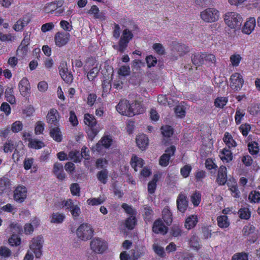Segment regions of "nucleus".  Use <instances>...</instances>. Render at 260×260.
<instances>
[{
    "instance_id": "obj_1",
    "label": "nucleus",
    "mask_w": 260,
    "mask_h": 260,
    "mask_svg": "<svg viewBox=\"0 0 260 260\" xmlns=\"http://www.w3.org/2000/svg\"><path fill=\"white\" fill-rule=\"evenodd\" d=\"M56 206L70 211L74 218H77L81 213L80 204L74 202L72 199L61 200L56 204Z\"/></svg>"
},
{
    "instance_id": "obj_2",
    "label": "nucleus",
    "mask_w": 260,
    "mask_h": 260,
    "mask_svg": "<svg viewBox=\"0 0 260 260\" xmlns=\"http://www.w3.org/2000/svg\"><path fill=\"white\" fill-rule=\"evenodd\" d=\"M243 18L241 14L237 12H228L224 16V21L230 28H240Z\"/></svg>"
},
{
    "instance_id": "obj_3",
    "label": "nucleus",
    "mask_w": 260,
    "mask_h": 260,
    "mask_svg": "<svg viewBox=\"0 0 260 260\" xmlns=\"http://www.w3.org/2000/svg\"><path fill=\"white\" fill-rule=\"evenodd\" d=\"M44 242V239L41 235L34 237L29 242V249L36 258H40L42 255Z\"/></svg>"
},
{
    "instance_id": "obj_4",
    "label": "nucleus",
    "mask_w": 260,
    "mask_h": 260,
    "mask_svg": "<svg viewBox=\"0 0 260 260\" xmlns=\"http://www.w3.org/2000/svg\"><path fill=\"white\" fill-rule=\"evenodd\" d=\"M220 11L214 7H209L202 10L200 13V17L204 22H214L219 19Z\"/></svg>"
},
{
    "instance_id": "obj_5",
    "label": "nucleus",
    "mask_w": 260,
    "mask_h": 260,
    "mask_svg": "<svg viewBox=\"0 0 260 260\" xmlns=\"http://www.w3.org/2000/svg\"><path fill=\"white\" fill-rule=\"evenodd\" d=\"M134 35L132 31L129 30L128 28H125L123 30L122 36L118 42L117 45H113L114 48L118 50L120 52H123L126 50L128 44L132 39Z\"/></svg>"
},
{
    "instance_id": "obj_6",
    "label": "nucleus",
    "mask_w": 260,
    "mask_h": 260,
    "mask_svg": "<svg viewBox=\"0 0 260 260\" xmlns=\"http://www.w3.org/2000/svg\"><path fill=\"white\" fill-rule=\"evenodd\" d=\"M94 230L88 223H82L77 229L76 235L82 241H87L93 237Z\"/></svg>"
},
{
    "instance_id": "obj_7",
    "label": "nucleus",
    "mask_w": 260,
    "mask_h": 260,
    "mask_svg": "<svg viewBox=\"0 0 260 260\" xmlns=\"http://www.w3.org/2000/svg\"><path fill=\"white\" fill-rule=\"evenodd\" d=\"M90 249L96 253H103L108 248V244L104 239L94 238L90 241Z\"/></svg>"
},
{
    "instance_id": "obj_8",
    "label": "nucleus",
    "mask_w": 260,
    "mask_h": 260,
    "mask_svg": "<svg viewBox=\"0 0 260 260\" xmlns=\"http://www.w3.org/2000/svg\"><path fill=\"white\" fill-rule=\"evenodd\" d=\"M230 81L231 88L237 91L240 90L244 82L242 75L238 72L232 74L230 78Z\"/></svg>"
},
{
    "instance_id": "obj_9",
    "label": "nucleus",
    "mask_w": 260,
    "mask_h": 260,
    "mask_svg": "<svg viewBox=\"0 0 260 260\" xmlns=\"http://www.w3.org/2000/svg\"><path fill=\"white\" fill-rule=\"evenodd\" d=\"M20 94L23 97H28L31 93V85L27 77H23L18 83Z\"/></svg>"
},
{
    "instance_id": "obj_10",
    "label": "nucleus",
    "mask_w": 260,
    "mask_h": 260,
    "mask_svg": "<svg viewBox=\"0 0 260 260\" xmlns=\"http://www.w3.org/2000/svg\"><path fill=\"white\" fill-rule=\"evenodd\" d=\"M27 188L24 185H18L14 191V199L18 203H22L27 198Z\"/></svg>"
},
{
    "instance_id": "obj_11",
    "label": "nucleus",
    "mask_w": 260,
    "mask_h": 260,
    "mask_svg": "<svg viewBox=\"0 0 260 260\" xmlns=\"http://www.w3.org/2000/svg\"><path fill=\"white\" fill-rule=\"evenodd\" d=\"M176 150L175 146H171L165 150V153L161 155L159 158V165L161 166H167L169 165L170 158L174 155Z\"/></svg>"
},
{
    "instance_id": "obj_12",
    "label": "nucleus",
    "mask_w": 260,
    "mask_h": 260,
    "mask_svg": "<svg viewBox=\"0 0 260 260\" xmlns=\"http://www.w3.org/2000/svg\"><path fill=\"white\" fill-rule=\"evenodd\" d=\"M112 141L111 136H110V135H104V136L102 138L100 141L96 143V145L93 147L92 149L93 151L100 152L103 146L106 148L110 147L112 143Z\"/></svg>"
},
{
    "instance_id": "obj_13",
    "label": "nucleus",
    "mask_w": 260,
    "mask_h": 260,
    "mask_svg": "<svg viewBox=\"0 0 260 260\" xmlns=\"http://www.w3.org/2000/svg\"><path fill=\"white\" fill-rule=\"evenodd\" d=\"M70 39L69 32H57L54 36V41L56 45L60 46H65Z\"/></svg>"
},
{
    "instance_id": "obj_14",
    "label": "nucleus",
    "mask_w": 260,
    "mask_h": 260,
    "mask_svg": "<svg viewBox=\"0 0 260 260\" xmlns=\"http://www.w3.org/2000/svg\"><path fill=\"white\" fill-rule=\"evenodd\" d=\"M178 210L181 213H184L188 206V201L186 194L181 192L179 194L176 200Z\"/></svg>"
},
{
    "instance_id": "obj_15",
    "label": "nucleus",
    "mask_w": 260,
    "mask_h": 260,
    "mask_svg": "<svg viewBox=\"0 0 260 260\" xmlns=\"http://www.w3.org/2000/svg\"><path fill=\"white\" fill-rule=\"evenodd\" d=\"M12 191V185L8 177L0 178V194L9 195Z\"/></svg>"
},
{
    "instance_id": "obj_16",
    "label": "nucleus",
    "mask_w": 260,
    "mask_h": 260,
    "mask_svg": "<svg viewBox=\"0 0 260 260\" xmlns=\"http://www.w3.org/2000/svg\"><path fill=\"white\" fill-rule=\"evenodd\" d=\"M121 114L130 117L131 104L127 100H121L116 107Z\"/></svg>"
},
{
    "instance_id": "obj_17",
    "label": "nucleus",
    "mask_w": 260,
    "mask_h": 260,
    "mask_svg": "<svg viewBox=\"0 0 260 260\" xmlns=\"http://www.w3.org/2000/svg\"><path fill=\"white\" fill-rule=\"evenodd\" d=\"M255 25L256 19L254 17H250L246 20L242 27V32L249 35L254 30Z\"/></svg>"
},
{
    "instance_id": "obj_18",
    "label": "nucleus",
    "mask_w": 260,
    "mask_h": 260,
    "mask_svg": "<svg viewBox=\"0 0 260 260\" xmlns=\"http://www.w3.org/2000/svg\"><path fill=\"white\" fill-rule=\"evenodd\" d=\"M60 76L67 83H71L73 80V75L69 71L66 63H61L59 67Z\"/></svg>"
},
{
    "instance_id": "obj_19",
    "label": "nucleus",
    "mask_w": 260,
    "mask_h": 260,
    "mask_svg": "<svg viewBox=\"0 0 260 260\" xmlns=\"http://www.w3.org/2000/svg\"><path fill=\"white\" fill-rule=\"evenodd\" d=\"M145 108L142 104L139 101H135L133 103L130 104V117L136 114L144 113Z\"/></svg>"
},
{
    "instance_id": "obj_20",
    "label": "nucleus",
    "mask_w": 260,
    "mask_h": 260,
    "mask_svg": "<svg viewBox=\"0 0 260 260\" xmlns=\"http://www.w3.org/2000/svg\"><path fill=\"white\" fill-rule=\"evenodd\" d=\"M30 21V18L29 15H25L20 19H18V21L14 24L13 28L15 31H22L27 24L29 23Z\"/></svg>"
},
{
    "instance_id": "obj_21",
    "label": "nucleus",
    "mask_w": 260,
    "mask_h": 260,
    "mask_svg": "<svg viewBox=\"0 0 260 260\" xmlns=\"http://www.w3.org/2000/svg\"><path fill=\"white\" fill-rule=\"evenodd\" d=\"M199 221V217L197 214H191L185 219L184 226L186 229H192L196 226Z\"/></svg>"
},
{
    "instance_id": "obj_22",
    "label": "nucleus",
    "mask_w": 260,
    "mask_h": 260,
    "mask_svg": "<svg viewBox=\"0 0 260 260\" xmlns=\"http://www.w3.org/2000/svg\"><path fill=\"white\" fill-rule=\"evenodd\" d=\"M53 172L57 178L61 180L65 179L66 174L63 170V166L60 162H55L53 166Z\"/></svg>"
},
{
    "instance_id": "obj_23",
    "label": "nucleus",
    "mask_w": 260,
    "mask_h": 260,
    "mask_svg": "<svg viewBox=\"0 0 260 260\" xmlns=\"http://www.w3.org/2000/svg\"><path fill=\"white\" fill-rule=\"evenodd\" d=\"M59 119V114L55 109H51L47 114V120L49 123L57 125Z\"/></svg>"
},
{
    "instance_id": "obj_24",
    "label": "nucleus",
    "mask_w": 260,
    "mask_h": 260,
    "mask_svg": "<svg viewBox=\"0 0 260 260\" xmlns=\"http://www.w3.org/2000/svg\"><path fill=\"white\" fill-rule=\"evenodd\" d=\"M227 181V168L224 166L220 167L217 176V182L219 184H224Z\"/></svg>"
},
{
    "instance_id": "obj_25",
    "label": "nucleus",
    "mask_w": 260,
    "mask_h": 260,
    "mask_svg": "<svg viewBox=\"0 0 260 260\" xmlns=\"http://www.w3.org/2000/svg\"><path fill=\"white\" fill-rule=\"evenodd\" d=\"M153 232L155 233H161V234H166L168 231V228L165 225L161 219H157L154 221L152 228Z\"/></svg>"
},
{
    "instance_id": "obj_26",
    "label": "nucleus",
    "mask_w": 260,
    "mask_h": 260,
    "mask_svg": "<svg viewBox=\"0 0 260 260\" xmlns=\"http://www.w3.org/2000/svg\"><path fill=\"white\" fill-rule=\"evenodd\" d=\"M136 143L141 150H145L148 146V138L145 134H139L136 137Z\"/></svg>"
},
{
    "instance_id": "obj_27",
    "label": "nucleus",
    "mask_w": 260,
    "mask_h": 260,
    "mask_svg": "<svg viewBox=\"0 0 260 260\" xmlns=\"http://www.w3.org/2000/svg\"><path fill=\"white\" fill-rule=\"evenodd\" d=\"M63 4V1H56L50 2L46 4L44 7V10L46 13H52L54 10H56L58 8L61 7Z\"/></svg>"
},
{
    "instance_id": "obj_28",
    "label": "nucleus",
    "mask_w": 260,
    "mask_h": 260,
    "mask_svg": "<svg viewBox=\"0 0 260 260\" xmlns=\"http://www.w3.org/2000/svg\"><path fill=\"white\" fill-rule=\"evenodd\" d=\"M220 158L223 161L229 162L233 159V153L231 150L225 147L221 150L219 153Z\"/></svg>"
},
{
    "instance_id": "obj_29",
    "label": "nucleus",
    "mask_w": 260,
    "mask_h": 260,
    "mask_svg": "<svg viewBox=\"0 0 260 260\" xmlns=\"http://www.w3.org/2000/svg\"><path fill=\"white\" fill-rule=\"evenodd\" d=\"M65 217V214L62 213H52L50 216V221L52 223H62Z\"/></svg>"
},
{
    "instance_id": "obj_30",
    "label": "nucleus",
    "mask_w": 260,
    "mask_h": 260,
    "mask_svg": "<svg viewBox=\"0 0 260 260\" xmlns=\"http://www.w3.org/2000/svg\"><path fill=\"white\" fill-rule=\"evenodd\" d=\"M89 14H93L94 18L104 20L106 19L105 14L104 12H100L96 6H92L91 8L88 11Z\"/></svg>"
},
{
    "instance_id": "obj_31",
    "label": "nucleus",
    "mask_w": 260,
    "mask_h": 260,
    "mask_svg": "<svg viewBox=\"0 0 260 260\" xmlns=\"http://www.w3.org/2000/svg\"><path fill=\"white\" fill-rule=\"evenodd\" d=\"M131 165L136 171L139 168H141L144 165V161L141 157L137 156H133L131 158Z\"/></svg>"
},
{
    "instance_id": "obj_32",
    "label": "nucleus",
    "mask_w": 260,
    "mask_h": 260,
    "mask_svg": "<svg viewBox=\"0 0 260 260\" xmlns=\"http://www.w3.org/2000/svg\"><path fill=\"white\" fill-rule=\"evenodd\" d=\"M106 197L104 194L99 196L97 198L88 199L86 202L89 205H99L106 201Z\"/></svg>"
},
{
    "instance_id": "obj_33",
    "label": "nucleus",
    "mask_w": 260,
    "mask_h": 260,
    "mask_svg": "<svg viewBox=\"0 0 260 260\" xmlns=\"http://www.w3.org/2000/svg\"><path fill=\"white\" fill-rule=\"evenodd\" d=\"M50 135L56 142H61L62 140V135L58 127L52 128L50 132Z\"/></svg>"
},
{
    "instance_id": "obj_34",
    "label": "nucleus",
    "mask_w": 260,
    "mask_h": 260,
    "mask_svg": "<svg viewBox=\"0 0 260 260\" xmlns=\"http://www.w3.org/2000/svg\"><path fill=\"white\" fill-rule=\"evenodd\" d=\"M6 100L11 104H16V98L14 95L13 88H7L5 91Z\"/></svg>"
},
{
    "instance_id": "obj_35",
    "label": "nucleus",
    "mask_w": 260,
    "mask_h": 260,
    "mask_svg": "<svg viewBox=\"0 0 260 260\" xmlns=\"http://www.w3.org/2000/svg\"><path fill=\"white\" fill-rule=\"evenodd\" d=\"M217 224L221 228H228L230 226V220L227 215H220L217 218Z\"/></svg>"
},
{
    "instance_id": "obj_36",
    "label": "nucleus",
    "mask_w": 260,
    "mask_h": 260,
    "mask_svg": "<svg viewBox=\"0 0 260 260\" xmlns=\"http://www.w3.org/2000/svg\"><path fill=\"white\" fill-rule=\"evenodd\" d=\"M223 141L225 145L229 148L235 147L237 145L236 142L235 141L231 134H229V133H225L223 137Z\"/></svg>"
},
{
    "instance_id": "obj_37",
    "label": "nucleus",
    "mask_w": 260,
    "mask_h": 260,
    "mask_svg": "<svg viewBox=\"0 0 260 260\" xmlns=\"http://www.w3.org/2000/svg\"><path fill=\"white\" fill-rule=\"evenodd\" d=\"M162 218L166 223L170 225L172 222V214L169 207H165L162 212Z\"/></svg>"
},
{
    "instance_id": "obj_38",
    "label": "nucleus",
    "mask_w": 260,
    "mask_h": 260,
    "mask_svg": "<svg viewBox=\"0 0 260 260\" xmlns=\"http://www.w3.org/2000/svg\"><path fill=\"white\" fill-rule=\"evenodd\" d=\"M174 49L178 52L179 55H183L189 51L188 46L185 44H176L174 45Z\"/></svg>"
},
{
    "instance_id": "obj_39",
    "label": "nucleus",
    "mask_w": 260,
    "mask_h": 260,
    "mask_svg": "<svg viewBox=\"0 0 260 260\" xmlns=\"http://www.w3.org/2000/svg\"><path fill=\"white\" fill-rule=\"evenodd\" d=\"M84 122L90 127L95 126L96 124V120L92 114H85L84 115Z\"/></svg>"
},
{
    "instance_id": "obj_40",
    "label": "nucleus",
    "mask_w": 260,
    "mask_h": 260,
    "mask_svg": "<svg viewBox=\"0 0 260 260\" xmlns=\"http://www.w3.org/2000/svg\"><path fill=\"white\" fill-rule=\"evenodd\" d=\"M192 63L196 66H200L201 63H204V53L198 52L192 55Z\"/></svg>"
},
{
    "instance_id": "obj_41",
    "label": "nucleus",
    "mask_w": 260,
    "mask_h": 260,
    "mask_svg": "<svg viewBox=\"0 0 260 260\" xmlns=\"http://www.w3.org/2000/svg\"><path fill=\"white\" fill-rule=\"evenodd\" d=\"M136 222V214H132L125 220L124 223L128 229H133Z\"/></svg>"
},
{
    "instance_id": "obj_42",
    "label": "nucleus",
    "mask_w": 260,
    "mask_h": 260,
    "mask_svg": "<svg viewBox=\"0 0 260 260\" xmlns=\"http://www.w3.org/2000/svg\"><path fill=\"white\" fill-rule=\"evenodd\" d=\"M68 159H72L74 162L81 161V153L77 150H72L68 154Z\"/></svg>"
},
{
    "instance_id": "obj_43",
    "label": "nucleus",
    "mask_w": 260,
    "mask_h": 260,
    "mask_svg": "<svg viewBox=\"0 0 260 260\" xmlns=\"http://www.w3.org/2000/svg\"><path fill=\"white\" fill-rule=\"evenodd\" d=\"M242 59V57L240 54H238V53H234L231 55L230 57V61L233 66H239L241 60Z\"/></svg>"
},
{
    "instance_id": "obj_44",
    "label": "nucleus",
    "mask_w": 260,
    "mask_h": 260,
    "mask_svg": "<svg viewBox=\"0 0 260 260\" xmlns=\"http://www.w3.org/2000/svg\"><path fill=\"white\" fill-rule=\"evenodd\" d=\"M158 180L157 175H154L152 180L148 183V192L153 193L156 187V182Z\"/></svg>"
},
{
    "instance_id": "obj_45",
    "label": "nucleus",
    "mask_w": 260,
    "mask_h": 260,
    "mask_svg": "<svg viewBox=\"0 0 260 260\" xmlns=\"http://www.w3.org/2000/svg\"><path fill=\"white\" fill-rule=\"evenodd\" d=\"M2 212H6V213H16L17 211V208L16 207L15 205H12V204H6L5 205H3L2 207Z\"/></svg>"
},
{
    "instance_id": "obj_46",
    "label": "nucleus",
    "mask_w": 260,
    "mask_h": 260,
    "mask_svg": "<svg viewBox=\"0 0 260 260\" xmlns=\"http://www.w3.org/2000/svg\"><path fill=\"white\" fill-rule=\"evenodd\" d=\"M23 128V124L22 122L20 120L15 121L14 123L11 124V132H12V133H19V132L22 130Z\"/></svg>"
},
{
    "instance_id": "obj_47",
    "label": "nucleus",
    "mask_w": 260,
    "mask_h": 260,
    "mask_svg": "<svg viewBox=\"0 0 260 260\" xmlns=\"http://www.w3.org/2000/svg\"><path fill=\"white\" fill-rule=\"evenodd\" d=\"M191 201L194 206H199L201 201V194L199 191H195L190 197Z\"/></svg>"
},
{
    "instance_id": "obj_48",
    "label": "nucleus",
    "mask_w": 260,
    "mask_h": 260,
    "mask_svg": "<svg viewBox=\"0 0 260 260\" xmlns=\"http://www.w3.org/2000/svg\"><path fill=\"white\" fill-rule=\"evenodd\" d=\"M248 150L252 155L257 154L259 150L258 143L256 142H251L248 144Z\"/></svg>"
},
{
    "instance_id": "obj_49",
    "label": "nucleus",
    "mask_w": 260,
    "mask_h": 260,
    "mask_svg": "<svg viewBox=\"0 0 260 260\" xmlns=\"http://www.w3.org/2000/svg\"><path fill=\"white\" fill-rule=\"evenodd\" d=\"M228 102L227 97H217L214 101V105L217 108H223Z\"/></svg>"
},
{
    "instance_id": "obj_50",
    "label": "nucleus",
    "mask_w": 260,
    "mask_h": 260,
    "mask_svg": "<svg viewBox=\"0 0 260 260\" xmlns=\"http://www.w3.org/2000/svg\"><path fill=\"white\" fill-rule=\"evenodd\" d=\"M108 176V172L107 170H102L100 172H98L97 174V178L102 183H106Z\"/></svg>"
},
{
    "instance_id": "obj_51",
    "label": "nucleus",
    "mask_w": 260,
    "mask_h": 260,
    "mask_svg": "<svg viewBox=\"0 0 260 260\" xmlns=\"http://www.w3.org/2000/svg\"><path fill=\"white\" fill-rule=\"evenodd\" d=\"M16 147V145L14 142L12 140H8L3 145V150L5 152H12L14 149Z\"/></svg>"
},
{
    "instance_id": "obj_52",
    "label": "nucleus",
    "mask_w": 260,
    "mask_h": 260,
    "mask_svg": "<svg viewBox=\"0 0 260 260\" xmlns=\"http://www.w3.org/2000/svg\"><path fill=\"white\" fill-rule=\"evenodd\" d=\"M45 146L44 143L37 139H31L29 144V147L34 148L35 149H40Z\"/></svg>"
},
{
    "instance_id": "obj_53",
    "label": "nucleus",
    "mask_w": 260,
    "mask_h": 260,
    "mask_svg": "<svg viewBox=\"0 0 260 260\" xmlns=\"http://www.w3.org/2000/svg\"><path fill=\"white\" fill-rule=\"evenodd\" d=\"M245 115V112L244 110H241V109H237L236 110V114L235 115V120L237 124L241 123Z\"/></svg>"
},
{
    "instance_id": "obj_54",
    "label": "nucleus",
    "mask_w": 260,
    "mask_h": 260,
    "mask_svg": "<svg viewBox=\"0 0 260 260\" xmlns=\"http://www.w3.org/2000/svg\"><path fill=\"white\" fill-rule=\"evenodd\" d=\"M152 48L154 51L157 53V54H158V55H164V54L166 53V50L164 46L161 44H159V43L153 44L152 45Z\"/></svg>"
},
{
    "instance_id": "obj_55",
    "label": "nucleus",
    "mask_w": 260,
    "mask_h": 260,
    "mask_svg": "<svg viewBox=\"0 0 260 260\" xmlns=\"http://www.w3.org/2000/svg\"><path fill=\"white\" fill-rule=\"evenodd\" d=\"M9 229L11 232H12L14 234L16 233H20L22 231V228L19 223L17 222H13L10 224Z\"/></svg>"
},
{
    "instance_id": "obj_56",
    "label": "nucleus",
    "mask_w": 260,
    "mask_h": 260,
    "mask_svg": "<svg viewBox=\"0 0 260 260\" xmlns=\"http://www.w3.org/2000/svg\"><path fill=\"white\" fill-rule=\"evenodd\" d=\"M9 242L12 246H19L21 243V238L17 234H13L9 239Z\"/></svg>"
},
{
    "instance_id": "obj_57",
    "label": "nucleus",
    "mask_w": 260,
    "mask_h": 260,
    "mask_svg": "<svg viewBox=\"0 0 260 260\" xmlns=\"http://www.w3.org/2000/svg\"><path fill=\"white\" fill-rule=\"evenodd\" d=\"M175 113L177 117H183L186 114L185 108L182 105H178L175 108Z\"/></svg>"
},
{
    "instance_id": "obj_58",
    "label": "nucleus",
    "mask_w": 260,
    "mask_h": 260,
    "mask_svg": "<svg viewBox=\"0 0 260 260\" xmlns=\"http://www.w3.org/2000/svg\"><path fill=\"white\" fill-rule=\"evenodd\" d=\"M161 133L164 137H169L173 133V129L171 126H162L161 128Z\"/></svg>"
},
{
    "instance_id": "obj_59",
    "label": "nucleus",
    "mask_w": 260,
    "mask_h": 260,
    "mask_svg": "<svg viewBox=\"0 0 260 260\" xmlns=\"http://www.w3.org/2000/svg\"><path fill=\"white\" fill-rule=\"evenodd\" d=\"M248 198L250 201L253 202V203H258L260 201V192L256 191V190L251 191Z\"/></svg>"
},
{
    "instance_id": "obj_60",
    "label": "nucleus",
    "mask_w": 260,
    "mask_h": 260,
    "mask_svg": "<svg viewBox=\"0 0 260 260\" xmlns=\"http://www.w3.org/2000/svg\"><path fill=\"white\" fill-rule=\"evenodd\" d=\"M118 73L122 76H127V75H130L131 68L129 66H121L118 70Z\"/></svg>"
},
{
    "instance_id": "obj_61",
    "label": "nucleus",
    "mask_w": 260,
    "mask_h": 260,
    "mask_svg": "<svg viewBox=\"0 0 260 260\" xmlns=\"http://www.w3.org/2000/svg\"><path fill=\"white\" fill-rule=\"evenodd\" d=\"M28 48L26 46L23 44V42H21L20 45L18 46L17 49V54L21 56H24L28 52Z\"/></svg>"
},
{
    "instance_id": "obj_62",
    "label": "nucleus",
    "mask_w": 260,
    "mask_h": 260,
    "mask_svg": "<svg viewBox=\"0 0 260 260\" xmlns=\"http://www.w3.org/2000/svg\"><path fill=\"white\" fill-rule=\"evenodd\" d=\"M239 214L241 218L248 219L250 217V211L248 208H241L239 210Z\"/></svg>"
},
{
    "instance_id": "obj_63",
    "label": "nucleus",
    "mask_w": 260,
    "mask_h": 260,
    "mask_svg": "<svg viewBox=\"0 0 260 260\" xmlns=\"http://www.w3.org/2000/svg\"><path fill=\"white\" fill-rule=\"evenodd\" d=\"M251 126L249 123H243L239 127L240 132L243 136L246 137L248 134L249 131L251 129Z\"/></svg>"
},
{
    "instance_id": "obj_64",
    "label": "nucleus",
    "mask_w": 260,
    "mask_h": 260,
    "mask_svg": "<svg viewBox=\"0 0 260 260\" xmlns=\"http://www.w3.org/2000/svg\"><path fill=\"white\" fill-rule=\"evenodd\" d=\"M232 260H248V255L245 252H239L233 255Z\"/></svg>"
}]
</instances>
